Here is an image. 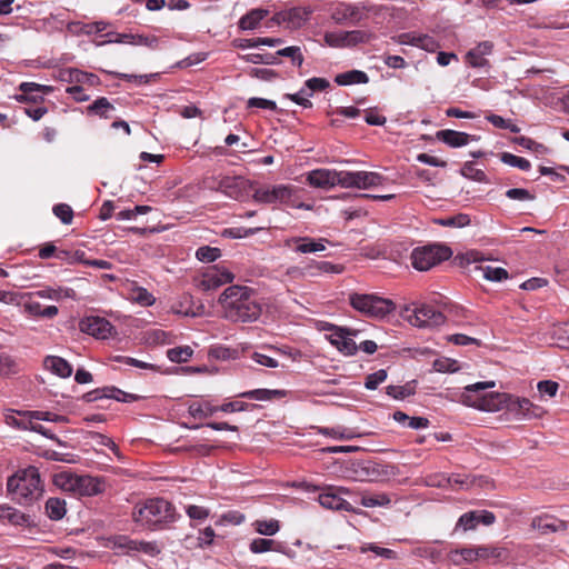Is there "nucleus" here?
I'll list each match as a JSON object with an SVG mask.
<instances>
[{
    "label": "nucleus",
    "instance_id": "33",
    "mask_svg": "<svg viewBox=\"0 0 569 569\" xmlns=\"http://www.w3.org/2000/svg\"><path fill=\"white\" fill-rule=\"evenodd\" d=\"M286 392L283 390L277 389H254L250 391H246L240 393L239 396L242 398L253 399L258 401H269L276 398L284 397Z\"/></svg>",
    "mask_w": 569,
    "mask_h": 569
},
{
    "label": "nucleus",
    "instance_id": "57",
    "mask_svg": "<svg viewBox=\"0 0 569 569\" xmlns=\"http://www.w3.org/2000/svg\"><path fill=\"white\" fill-rule=\"evenodd\" d=\"M506 197L517 201H532L536 196L523 188H511L506 191Z\"/></svg>",
    "mask_w": 569,
    "mask_h": 569
},
{
    "label": "nucleus",
    "instance_id": "43",
    "mask_svg": "<svg viewBox=\"0 0 569 569\" xmlns=\"http://www.w3.org/2000/svg\"><path fill=\"white\" fill-rule=\"evenodd\" d=\"M218 411V407L211 406L209 403L200 405V403H191L188 407V412L193 418L206 419L211 417L214 412Z\"/></svg>",
    "mask_w": 569,
    "mask_h": 569
},
{
    "label": "nucleus",
    "instance_id": "8",
    "mask_svg": "<svg viewBox=\"0 0 569 569\" xmlns=\"http://www.w3.org/2000/svg\"><path fill=\"white\" fill-rule=\"evenodd\" d=\"M296 188L287 184L263 186L254 190L253 200L263 204H287L293 208H308L293 200Z\"/></svg>",
    "mask_w": 569,
    "mask_h": 569
},
{
    "label": "nucleus",
    "instance_id": "35",
    "mask_svg": "<svg viewBox=\"0 0 569 569\" xmlns=\"http://www.w3.org/2000/svg\"><path fill=\"white\" fill-rule=\"evenodd\" d=\"M116 110L114 106L109 102L104 97H100L88 107L90 113H94L101 118H112V112Z\"/></svg>",
    "mask_w": 569,
    "mask_h": 569
},
{
    "label": "nucleus",
    "instance_id": "5",
    "mask_svg": "<svg viewBox=\"0 0 569 569\" xmlns=\"http://www.w3.org/2000/svg\"><path fill=\"white\" fill-rule=\"evenodd\" d=\"M349 303L358 312L373 319H383L396 310L392 300L375 293L352 292L349 295Z\"/></svg>",
    "mask_w": 569,
    "mask_h": 569
},
{
    "label": "nucleus",
    "instance_id": "56",
    "mask_svg": "<svg viewBox=\"0 0 569 569\" xmlns=\"http://www.w3.org/2000/svg\"><path fill=\"white\" fill-rule=\"evenodd\" d=\"M360 551L362 553H365L367 551H372L377 556L382 557L385 559H396L397 558V553L393 550L388 549V548H382V547L376 546L373 543H365V545H362L360 547Z\"/></svg>",
    "mask_w": 569,
    "mask_h": 569
},
{
    "label": "nucleus",
    "instance_id": "12",
    "mask_svg": "<svg viewBox=\"0 0 569 569\" xmlns=\"http://www.w3.org/2000/svg\"><path fill=\"white\" fill-rule=\"evenodd\" d=\"M204 184L207 188L220 191L232 199H237L241 193L240 177L208 178L204 180Z\"/></svg>",
    "mask_w": 569,
    "mask_h": 569
},
{
    "label": "nucleus",
    "instance_id": "45",
    "mask_svg": "<svg viewBox=\"0 0 569 569\" xmlns=\"http://www.w3.org/2000/svg\"><path fill=\"white\" fill-rule=\"evenodd\" d=\"M470 217L467 213H458L453 217L437 219L436 223L443 227L462 228L470 224Z\"/></svg>",
    "mask_w": 569,
    "mask_h": 569
},
{
    "label": "nucleus",
    "instance_id": "42",
    "mask_svg": "<svg viewBox=\"0 0 569 569\" xmlns=\"http://www.w3.org/2000/svg\"><path fill=\"white\" fill-rule=\"evenodd\" d=\"M193 355V350L189 346L171 348L167 351L170 361L181 363L187 362Z\"/></svg>",
    "mask_w": 569,
    "mask_h": 569
},
{
    "label": "nucleus",
    "instance_id": "50",
    "mask_svg": "<svg viewBox=\"0 0 569 569\" xmlns=\"http://www.w3.org/2000/svg\"><path fill=\"white\" fill-rule=\"evenodd\" d=\"M221 256L220 249L203 246L197 249L196 257L202 262H213Z\"/></svg>",
    "mask_w": 569,
    "mask_h": 569
},
{
    "label": "nucleus",
    "instance_id": "63",
    "mask_svg": "<svg viewBox=\"0 0 569 569\" xmlns=\"http://www.w3.org/2000/svg\"><path fill=\"white\" fill-rule=\"evenodd\" d=\"M413 393V389L408 385L405 386H388L387 395L395 399H405Z\"/></svg>",
    "mask_w": 569,
    "mask_h": 569
},
{
    "label": "nucleus",
    "instance_id": "25",
    "mask_svg": "<svg viewBox=\"0 0 569 569\" xmlns=\"http://www.w3.org/2000/svg\"><path fill=\"white\" fill-rule=\"evenodd\" d=\"M336 170L316 169L308 173L307 181L316 188L328 189L335 187Z\"/></svg>",
    "mask_w": 569,
    "mask_h": 569
},
{
    "label": "nucleus",
    "instance_id": "31",
    "mask_svg": "<svg viewBox=\"0 0 569 569\" xmlns=\"http://www.w3.org/2000/svg\"><path fill=\"white\" fill-rule=\"evenodd\" d=\"M310 14L311 10L307 8H291L287 10V28H301L309 20Z\"/></svg>",
    "mask_w": 569,
    "mask_h": 569
},
{
    "label": "nucleus",
    "instance_id": "48",
    "mask_svg": "<svg viewBox=\"0 0 569 569\" xmlns=\"http://www.w3.org/2000/svg\"><path fill=\"white\" fill-rule=\"evenodd\" d=\"M486 119L496 128L506 129L512 133L520 132V128L517 124L512 123L510 120L502 118L501 116L491 113L488 114Z\"/></svg>",
    "mask_w": 569,
    "mask_h": 569
},
{
    "label": "nucleus",
    "instance_id": "39",
    "mask_svg": "<svg viewBox=\"0 0 569 569\" xmlns=\"http://www.w3.org/2000/svg\"><path fill=\"white\" fill-rule=\"evenodd\" d=\"M46 510L50 519L60 520L66 515V502L59 498H50L46 502Z\"/></svg>",
    "mask_w": 569,
    "mask_h": 569
},
{
    "label": "nucleus",
    "instance_id": "44",
    "mask_svg": "<svg viewBox=\"0 0 569 569\" xmlns=\"http://www.w3.org/2000/svg\"><path fill=\"white\" fill-rule=\"evenodd\" d=\"M500 160L508 166L516 167L522 171H528L531 168V163L529 160L522 157H518L510 152H503L500 156Z\"/></svg>",
    "mask_w": 569,
    "mask_h": 569
},
{
    "label": "nucleus",
    "instance_id": "3",
    "mask_svg": "<svg viewBox=\"0 0 569 569\" xmlns=\"http://www.w3.org/2000/svg\"><path fill=\"white\" fill-rule=\"evenodd\" d=\"M7 489L20 505L37 501L43 492L38 469L29 467L16 472L8 479Z\"/></svg>",
    "mask_w": 569,
    "mask_h": 569
},
{
    "label": "nucleus",
    "instance_id": "40",
    "mask_svg": "<svg viewBox=\"0 0 569 569\" xmlns=\"http://www.w3.org/2000/svg\"><path fill=\"white\" fill-rule=\"evenodd\" d=\"M277 56L289 58L291 63L297 67H301L305 61L302 50L299 46H290L280 49L276 52V57Z\"/></svg>",
    "mask_w": 569,
    "mask_h": 569
},
{
    "label": "nucleus",
    "instance_id": "41",
    "mask_svg": "<svg viewBox=\"0 0 569 569\" xmlns=\"http://www.w3.org/2000/svg\"><path fill=\"white\" fill-rule=\"evenodd\" d=\"M477 269L481 272L482 277L489 281H501L508 278V272L501 267L479 266Z\"/></svg>",
    "mask_w": 569,
    "mask_h": 569
},
{
    "label": "nucleus",
    "instance_id": "51",
    "mask_svg": "<svg viewBox=\"0 0 569 569\" xmlns=\"http://www.w3.org/2000/svg\"><path fill=\"white\" fill-rule=\"evenodd\" d=\"M241 59H243L246 62L254 63V64H274L277 63V57L272 53H249L241 56Z\"/></svg>",
    "mask_w": 569,
    "mask_h": 569
},
{
    "label": "nucleus",
    "instance_id": "17",
    "mask_svg": "<svg viewBox=\"0 0 569 569\" xmlns=\"http://www.w3.org/2000/svg\"><path fill=\"white\" fill-rule=\"evenodd\" d=\"M112 325L101 317H87L80 321V330L99 339H106L111 335Z\"/></svg>",
    "mask_w": 569,
    "mask_h": 569
},
{
    "label": "nucleus",
    "instance_id": "62",
    "mask_svg": "<svg viewBox=\"0 0 569 569\" xmlns=\"http://www.w3.org/2000/svg\"><path fill=\"white\" fill-rule=\"evenodd\" d=\"M132 299L144 307L152 306L156 301L154 297L144 288H137L133 290Z\"/></svg>",
    "mask_w": 569,
    "mask_h": 569
},
{
    "label": "nucleus",
    "instance_id": "53",
    "mask_svg": "<svg viewBox=\"0 0 569 569\" xmlns=\"http://www.w3.org/2000/svg\"><path fill=\"white\" fill-rule=\"evenodd\" d=\"M478 523V511H469L460 516L456 529L461 527L465 531H468L475 529Z\"/></svg>",
    "mask_w": 569,
    "mask_h": 569
},
{
    "label": "nucleus",
    "instance_id": "10",
    "mask_svg": "<svg viewBox=\"0 0 569 569\" xmlns=\"http://www.w3.org/2000/svg\"><path fill=\"white\" fill-rule=\"evenodd\" d=\"M412 313L407 317L410 325L418 328H436L445 323L446 316L431 306L421 303L416 306Z\"/></svg>",
    "mask_w": 569,
    "mask_h": 569
},
{
    "label": "nucleus",
    "instance_id": "15",
    "mask_svg": "<svg viewBox=\"0 0 569 569\" xmlns=\"http://www.w3.org/2000/svg\"><path fill=\"white\" fill-rule=\"evenodd\" d=\"M447 483L449 488H458L460 490H469L471 488L478 487H489L490 480L485 476H475L470 473H452L449 476Z\"/></svg>",
    "mask_w": 569,
    "mask_h": 569
},
{
    "label": "nucleus",
    "instance_id": "47",
    "mask_svg": "<svg viewBox=\"0 0 569 569\" xmlns=\"http://www.w3.org/2000/svg\"><path fill=\"white\" fill-rule=\"evenodd\" d=\"M254 527H256V531L263 536H273L280 529L279 521L276 519L257 520L254 522Z\"/></svg>",
    "mask_w": 569,
    "mask_h": 569
},
{
    "label": "nucleus",
    "instance_id": "38",
    "mask_svg": "<svg viewBox=\"0 0 569 569\" xmlns=\"http://www.w3.org/2000/svg\"><path fill=\"white\" fill-rule=\"evenodd\" d=\"M343 270V267L340 266V264H333L329 261H316L315 263L312 264H309L307 268H306V271L310 274V276H316L320 272H323V273H341Z\"/></svg>",
    "mask_w": 569,
    "mask_h": 569
},
{
    "label": "nucleus",
    "instance_id": "59",
    "mask_svg": "<svg viewBox=\"0 0 569 569\" xmlns=\"http://www.w3.org/2000/svg\"><path fill=\"white\" fill-rule=\"evenodd\" d=\"M355 183H356L355 171H337L336 170L335 186H340L342 188H355Z\"/></svg>",
    "mask_w": 569,
    "mask_h": 569
},
{
    "label": "nucleus",
    "instance_id": "32",
    "mask_svg": "<svg viewBox=\"0 0 569 569\" xmlns=\"http://www.w3.org/2000/svg\"><path fill=\"white\" fill-rule=\"evenodd\" d=\"M369 77L361 70H350L336 76L335 82L339 86H350L355 83H368Z\"/></svg>",
    "mask_w": 569,
    "mask_h": 569
},
{
    "label": "nucleus",
    "instance_id": "30",
    "mask_svg": "<svg viewBox=\"0 0 569 569\" xmlns=\"http://www.w3.org/2000/svg\"><path fill=\"white\" fill-rule=\"evenodd\" d=\"M282 43L280 38H252V39H234L232 46L238 49L254 48L259 46L276 47Z\"/></svg>",
    "mask_w": 569,
    "mask_h": 569
},
{
    "label": "nucleus",
    "instance_id": "64",
    "mask_svg": "<svg viewBox=\"0 0 569 569\" xmlns=\"http://www.w3.org/2000/svg\"><path fill=\"white\" fill-rule=\"evenodd\" d=\"M348 47H353L359 43L368 42L370 34L362 30L347 31Z\"/></svg>",
    "mask_w": 569,
    "mask_h": 569
},
{
    "label": "nucleus",
    "instance_id": "14",
    "mask_svg": "<svg viewBox=\"0 0 569 569\" xmlns=\"http://www.w3.org/2000/svg\"><path fill=\"white\" fill-rule=\"evenodd\" d=\"M113 546L114 548L126 550L127 552L138 551L151 557L160 553V548L156 541L133 540L126 536L117 537L114 539Z\"/></svg>",
    "mask_w": 569,
    "mask_h": 569
},
{
    "label": "nucleus",
    "instance_id": "20",
    "mask_svg": "<svg viewBox=\"0 0 569 569\" xmlns=\"http://www.w3.org/2000/svg\"><path fill=\"white\" fill-rule=\"evenodd\" d=\"M232 280L233 274L227 269L213 268L203 274L200 287L203 290H216Z\"/></svg>",
    "mask_w": 569,
    "mask_h": 569
},
{
    "label": "nucleus",
    "instance_id": "58",
    "mask_svg": "<svg viewBox=\"0 0 569 569\" xmlns=\"http://www.w3.org/2000/svg\"><path fill=\"white\" fill-rule=\"evenodd\" d=\"M390 502V498L385 493L371 497H362L361 499V505L366 508L383 507L388 506Z\"/></svg>",
    "mask_w": 569,
    "mask_h": 569
},
{
    "label": "nucleus",
    "instance_id": "55",
    "mask_svg": "<svg viewBox=\"0 0 569 569\" xmlns=\"http://www.w3.org/2000/svg\"><path fill=\"white\" fill-rule=\"evenodd\" d=\"M33 417L36 418V421H50V422H57V423H67L69 422V419L67 416L57 415L51 411H42V410H36Z\"/></svg>",
    "mask_w": 569,
    "mask_h": 569
},
{
    "label": "nucleus",
    "instance_id": "21",
    "mask_svg": "<svg viewBox=\"0 0 569 569\" xmlns=\"http://www.w3.org/2000/svg\"><path fill=\"white\" fill-rule=\"evenodd\" d=\"M328 242L329 241L326 238L313 239L310 237H295L287 240L286 244L290 247L291 243H295V251L299 253H315L323 251L326 249V243Z\"/></svg>",
    "mask_w": 569,
    "mask_h": 569
},
{
    "label": "nucleus",
    "instance_id": "37",
    "mask_svg": "<svg viewBox=\"0 0 569 569\" xmlns=\"http://www.w3.org/2000/svg\"><path fill=\"white\" fill-rule=\"evenodd\" d=\"M281 545L272 539L256 538L250 542L249 549L253 553H262L267 551H281Z\"/></svg>",
    "mask_w": 569,
    "mask_h": 569
},
{
    "label": "nucleus",
    "instance_id": "1",
    "mask_svg": "<svg viewBox=\"0 0 569 569\" xmlns=\"http://www.w3.org/2000/svg\"><path fill=\"white\" fill-rule=\"evenodd\" d=\"M223 316L232 322H252L261 315L254 291L244 286H230L220 296Z\"/></svg>",
    "mask_w": 569,
    "mask_h": 569
},
{
    "label": "nucleus",
    "instance_id": "60",
    "mask_svg": "<svg viewBox=\"0 0 569 569\" xmlns=\"http://www.w3.org/2000/svg\"><path fill=\"white\" fill-rule=\"evenodd\" d=\"M309 97H311V92H308L306 88H302L297 93L284 94V98L290 99L291 101L296 102L299 106H302L303 108L312 107V102L309 100Z\"/></svg>",
    "mask_w": 569,
    "mask_h": 569
},
{
    "label": "nucleus",
    "instance_id": "6",
    "mask_svg": "<svg viewBox=\"0 0 569 569\" xmlns=\"http://www.w3.org/2000/svg\"><path fill=\"white\" fill-rule=\"evenodd\" d=\"M57 487L79 496H96L103 491V482L96 477L78 476L68 471L57 473L53 478Z\"/></svg>",
    "mask_w": 569,
    "mask_h": 569
},
{
    "label": "nucleus",
    "instance_id": "54",
    "mask_svg": "<svg viewBox=\"0 0 569 569\" xmlns=\"http://www.w3.org/2000/svg\"><path fill=\"white\" fill-rule=\"evenodd\" d=\"M54 216L64 224H70L73 219V210L67 203H58L52 209Z\"/></svg>",
    "mask_w": 569,
    "mask_h": 569
},
{
    "label": "nucleus",
    "instance_id": "19",
    "mask_svg": "<svg viewBox=\"0 0 569 569\" xmlns=\"http://www.w3.org/2000/svg\"><path fill=\"white\" fill-rule=\"evenodd\" d=\"M492 50L493 43L491 41H482L467 52L466 61L472 68L488 67L487 56L491 54Z\"/></svg>",
    "mask_w": 569,
    "mask_h": 569
},
{
    "label": "nucleus",
    "instance_id": "18",
    "mask_svg": "<svg viewBox=\"0 0 569 569\" xmlns=\"http://www.w3.org/2000/svg\"><path fill=\"white\" fill-rule=\"evenodd\" d=\"M114 399L117 401L121 402H131L137 399V397L132 393L124 392L116 387H103L98 388L92 391L87 392L83 396L84 401L87 402H94L99 399Z\"/></svg>",
    "mask_w": 569,
    "mask_h": 569
},
{
    "label": "nucleus",
    "instance_id": "23",
    "mask_svg": "<svg viewBox=\"0 0 569 569\" xmlns=\"http://www.w3.org/2000/svg\"><path fill=\"white\" fill-rule=\"evenodd\" d=\"M21 94L17 97L22 102H39L43 101V93H49L52 88L49 86H42L34 82H22L19 87Z\"/></svg>",
    "mask_w": 569,
    "mask_h": 569
},
{
    "label": "nucleus",
    "instance_id": "24",
    "mask_svg": "<svg viewBox=\"0 0 569 569\" xmlns=\"http://www.w3.org/2000/svg\"><path fill=\"white\" fill-rule=\"evenodd\" d=\"M531 526L542 535L567 530V523L563 520L548 515L533 518Z\"/></svg>",
    "mask_w": 569,
    "mask_h": 569
},
{
    "label": "nucleus",
    "instance_id": "11",
    "mask_svg": "<svg viewBox=\"0 0 569 569\" xmlns=\"http://www.w3.org/2000/svg\"><path fill=\"white\" fill-rule=\"evenodd\" d=\"M325 329L331 331L328 339L341 353L345 356L356 355L358 347L351 338V336L356 335V330L338 327L332 323H328Z\"/></svg>",
    "mask_w": 569,
    "mask_h": 569
},
{
    "label": "nucleus",
    "instance_id": "29",
    "mask_svg": "<svg viewBox=\"0 0 569 569\" xmlns=\"http://www.w3.org/2000/svg\"><path fill=\"white\" fill-rule=\"evenodd\" d=\"M268 14L266 9H252L240 18L238 26L241 30H254Z\"/></svg>",
    "mask_w": 569,
    "mask_h": 569
},
{
    "label": "nucleus",
    "instance_id": "9",
    "mask_svg": "<svg viewBox=\"0 0 569 569\" xmlns=\"http://www.w3.org/2000/svg\"><path fill=\"white\" fill-rule=\"evenodd\" d=\"M33 415L34 411L11 410L9 413L6 415V423L20 430H31L38 432L44 436L46 438L57 441L60 446H63L64 442H62L49 429L44 428L42 425L37 422Z\"/></svg>",
    "mask_w": 569,
    "mask_h": 569
},
{
    "label": "nucleus",
    "instance_id": "46",
    "mask_svg": "<svg viewBox=\"0 0 569 569\" xmlns=\"http://www.w3.org/2000/svg\"><path fill=\"white\" fill-rule=\"evenodd\" d=\"M461 174L478 182H486L487 176L483 170L476 168L475 162L467 161L461 168Z\"/></svg>",
    "mask_w": 569,
    "mask_h": 569
},
{
    "label": "nucleus",
    "instance_id": "61",
    "mask_svg": "<svg viewBox=\"0 0 569 569\" xmlns=\"http://www.w3.org/2000/svg\"><path fill=\"white\" fill-rule=\"evenodd\" d=\"M387 371L379 369L373 373H370L366 378L365 387L369 390H375L377 387L387 379Z\"/></svg>",
    "mask_w": 569,
    "mask_h": 569
},
{
    "label": "nucleus",
    "instance_id": "22",
    "mask_svg": "<svg viewBox=\"0 0 569 569\" xmlns=\"http://www.w3.org/2000/svg\"><path fill=\"white\" fill-rule=\"evenodd\" d=\"M436 138L446 143L451 148H460L469 143V141H478L479 137L471 136L466 132L456 131V130H440L436 133Z\"/></svg>",
    "mask_w": 569,
    "mask_h": 569
},
{
    "label": "nucleus",
    "instance_id": "27",
    "mask_svg": "<svg viewBox=\"0 0 569 569\" xmlns=\"http://www.w3.org/2000/svg\"><path fill=\"white\" fill-rule=\"evenodd\" d=\"M44 366L54 375L61 378H68L72 375L71 365L63 358L57 356H48L44 359Z\"/></svg>",
    "mask_w": 569,
    "mask_h": 569
},
{
    "label": "nucleus",
    "instance_id": "36",
    "mask_svg": "<svg viewBox=\"0 0 569 569\" xmlns=\"http://www.w3.org/2000/svg\"><path fill=\"white\" fill-rule=\"evenodd\" d=\"M0 520H7L12 525L21 526L28 521V517L10 506L0 505Z\"/></svg>",
    "mask_w": 569,
    "mask_h": 569
},
{
    "label": "nucleus",
    "instance_id": "16",
    "mask_svg": "<svg viewBox=\"0 0 569 569\" xmlns=\"http://www.w3.org/2000/svg\"><path fill=\"white\" fill-rule=\"evenodd\" d=\"M510 412L521 420H530L535 418H540L545 410L542 407L533 405L527 398H516L509 405Z\"/></svg>",
    "mask_w": 569,
    "mask_h": 569
},
{
    "label": "nucleus",
    "instance_id": "4",
    "mask_svg": "<svg viewBox=\"0 0 569 569\" xmlns=\"http://www.w3.org/2000/svg\"><path fill=\"white\" fill-rule=\"evenodd\" d=\"M495 381L476 382L466 386L459 395V401L479 410L498 411L501 409L507 396L499 392H485L487 389L495 388Z\"/></svg>",
    "mask_w": 569,
    "mask_h": 569
},
{
    "label": "nucleus",
    "instance_id": "7",
    "mask_svg": "<svg viewBox=\"0 0 569 569\" xmlns=\"http://www.w3.org/2000/svg\"><path fill=\"white\" fill-rule=\"evenodd\" d=\"M451 256V249L445 244H428L412 250L411 264L416 270L427 271Z\"/></svg>",
    "mask_w": 569,
    "mask_h": 569
},
{
    "label": "nucleus",
    "instance_id": "13",
    "mask_svg": "<svg viewBox=\"0 0 569 569\" xmlns=\"http://www.w3.org/2000/svg\"><path fill=\"white\" fill-rule=\"evenodd\" d=\"M348 492L349 490L343 487H328L325 492L319 495L318 501L326 509L351 511V505L340 496Z\"/></svg>",
    "mask_w": 569,
    "mask_h": 569
},
{
    "label": "nucleus",
    "instance_id": "52",
    "mask_svg": "<svg viewBox=\"0 0 569 569\" xmlns=\"http://www.w3.org/2000/svg\"><path fill=\"white\" fill-rule=\"evenodd\" d=\"M456 557H460L466 562H473L478 560V548H463L451 552V559L456 565H460V560Z\"/></svg>",
    "mask_w": 569,
    "mask_h": 569
},
{
    "label": "nucleus",
    "instance_id": "34",
    "mask_svg": "<svg viewBox=\"0 0 569 569\" xmlns=\"http://www.w3.org/2000/svg\"><path fill=\"white\" fill-rule=\"evenodd\" d=\"M24 309L31 316L36 317L53 318L58 315V308L56 306L43 307L39 301L33 299L24 303Z\"/></svg>",
    "mask_w": 569,
    "mask_h": 569
},
{
    "label": "nucleus",
    "instance_id": "26",
    "mask_svg": "<svg viewBox=\"0 0 569 569\" xmlns=\"http://www.w3.org/2000/svg\"><path fill=\"white\" fill-rule=\"evenodd\" d=\"M360 18L359 8L350 3H340L331 13V19L338 24L346 21L358 22Z\"/></svg>",
    "mask_w": 569,
    "mask_h": 569
},
{
    "label": "nucleus",
    "instance_id": "2",
    "mask_svg": "<svg viewBox=\"0 0 569 569\" xmlns=\"http://www.w3.org/2000/svg\"><path fill=\"white\" fill-rule=\"evenodd\" d=\"M131 517L138 526L159 531L169 528L180 516L170 501L162 497H153L138 501L132 508Z\"/></svg>",
    "mask_w": 569,
    "mask_h": 569
},
{
    "label": "nucleus",
    "instance_id": "28",
    "mask_svg": "<svg viewBox=\"0 0 569 569\" xmlns=\"http://www.w3.org/2000/svg\"><path fill=\"white\" fill-rule=\"evenodd\" d=\"M355 188L370 189L382 184L385 178L377 172L355 171Z\"/></svg>",
    "mask_w": 569,
    "mask_h": 569
},
{
    "label": "nucleus",
    "instance_id": "49",
    "mask_svg": "<svg viewBox=\"0 0 569 569\" xmlns=\"http://www.w3.org/2000/svg\"><path fill=\"white\" fill-rule=\"evenodd\" d=\"M346 34H347V31L326 32L325 42L329 47H333V48L348 47V40H347Z\"/></svg>",
    "mask_w": 569,
    "mask_h": 569
}]
</instances>
